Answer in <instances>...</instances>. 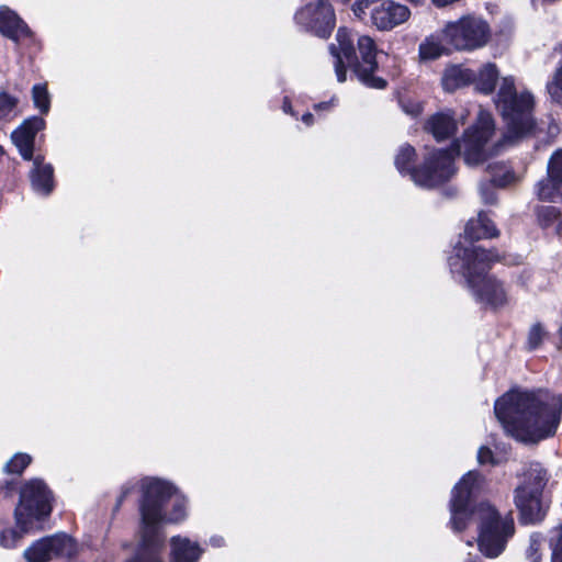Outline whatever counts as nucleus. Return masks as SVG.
<instances>
[{
    "mask_svg": "<svg viewBox=\"0 0 562 562\" xmlns=\"http://www.w3.org/2000/svg\"><path fill=\"white\" fill-rule=\"evenodd\" d=\"M494 133V120L488 112L481 111L475 126L468 130L461 140H456L449 149L432 150L423 166L411 168L416 153L411 145H403L395 157V166L401 173H409L412 180L425 188H432L453 175V159L462 155L467 165L483 162L488 151L486 144Z\"/></svg>",
    "mask_w": 562,
    "mask_h": 562,
    "instance_id": "obj_1",
    "label": "nucleus"
},
{
    "mask_svg": "<svg viewBox=\"0 0 562 562\" xmlns=\"http://www.w3.org/2000/svg\"><path fill=\"white\" fill-rule=\"evenodd\" d=\"M560 347L562 348V326L559 329Z\"/></svg>",
    "mask_w": 562,
    "mask_h": 562,
    "instance_id": "obj_43",
    "label": "nucleus"
},
{
    "mask_svg": "<svg viewBox=\"0 0 562 562\" xmlns=\"http://www.w3.org/2000/svg\"><path fill=\"white\" fill-rule=\"evenodd\" d=\"M446 37L459 50H471L484 46L490 37V26L481 18L465 15L447 25Z\"/></svg>",
    "mask_w": 562,
    "mask_h": 562,
    "instance_id": "obj_9",
    "label": "nucleus"
},
{
    "mask_svg": "<svg viewBox=\"0 0 562 562\" xmlns=\"http://www.w3.org/2000/svg\"><path fill=\"white\" fill-rule=\"evenodd\" d=\"M475 72L461 66L448 67L442 76L441 82L446 91L452 92L474 80Z\"/></svg>",
    "mask_w": 562,
    "mask_h": 562,
    "instance_id": "obj_19",
    "label": "nucleus"
},
{
    "mask_svg": "<svg viewBox=\"0 0 562 562\" xmlns=\"http://www.w3.org/2000/svg\"><path fill=\"white\" fill-rule=\"evenodd\" d=\"M493 183L492 184H481L480 186V192L482 195V199L487 204H493L496 201L495 192L493 190Z\"/></svg>",
    "mask_w": 562,
    "mask_h": 562,
    "instance_id": "obj_36",
    "label": "nucleus"
},
{
    "mask_svg": "<svg viewBox=\"0 0 562 562\" xmlns=\"http://www.w3.org/2000/svg\"><path fill=\"white\" fill-rule=\"evenodd\" d=\"M142 490L140 541L135 557L126 562H164L161 552L165 536L161 533V525L184 519V501L172 485L157 479L144 480Z\"/></svg>",
    "mask_w": 562,
    "mask_h": 562,
    "instance_id": "obj_4",
    "label": "nucleus"
},
{
    "mask_svg": "<svg viewBox=\"0 0 562 562\" xmlns=\"http://www.w3.org/2000/svg\"><path fill=\"white\" fill-rule=\"evenodd\" d=\"M171 547V562H196L201 555L199 546L187 538L173 537Z\"/></svg>",
    "mask_w": 562,
    "mask_h": 562,
    "instance_id": "obj_20",
    "label": "nucleus"
},
{
    "mask_svg": "<svg viewBox=\"0 0 562 562\" xmlns=\"http://www.w3.org/2000/svg\"><path fill=\"white\" fill-rule=\"evenodd\" d=\"M0 32L14 42L31 36L29 26L8 7L0 8Z\"/></svg>",
    "mask_w": 562,
    "mask_h": 562,
    "instance_id": "obj_15",
    "label": "nucleus"
},
{
    "mask_svg": "<svg viewBox=\"0 0 562 562\" xmlns=\"http://www.w3.org/2000/svg\"><path fill=\"white\" fill-rule=\"evenodd\" d=\"M498 234V229L483 212L476 218L470 220L464 229L465 238L471 241L497 237Z\"/></svg>",
    "mask_w": 562,
    "mask_h": 562,
    "instance_id": "obj_18",
    "label": "nucleus"
},
{
    "mask_svg": "<svg viewBox=\"0 0 562 562\" xmlns=\"http://www.w3.org/2000/svg\"><path fill=\"white\" fill-rule=\"evenodd\" d=\"M380 1L381 0H356V2L351 7V10L357 18L362 19L363 15L366 14V9L370 8L371 5Z\"/></svg>",
    "mask_w": 562,
    "mask_h": 562,
    "instance_id": "obj_35",
    "label": "nucleus"
},
{
    "mask_svg": "<svg viewBox=\"0 0 562 562\" xmlns=\"http://www.w3.org/2000/svg\"><path fill=\"white\" fill-rule=\"evenodd\" d=\"M502 256L495 250L481 247L457 248L454 256L450 257L451 271L461 273L472 290L476 300L486 306L497 310L509 303V296L503 282L495 277L487 276L491 263L501 261Z\"/></svg>",
    "mask_w": 562,
    "mask_h": 562,
    "instance_id": "obj_5",
    "label": "nucleus"
},
{
    "mask_svg": "<svg viewBox=\"0 0 562 562\" xmlns=\"http://www.w3.org/2000/svg\"><path fill=\"white\" fill-rule=\"evenodd\" d=\"M408 1H409V2H414V3H416V2H418L419 0H408Z\"/></svg>",
    "mask_w": 562,
    "mask_h": 562,
    "instance_id": "obj_46",
    "label": "nucleus"
},
{
    "mask_svg": "<svg viewBox=\"0 0 562 562\" xmlns=\"http://www.w3.org/2000/svg\"><path fill=\"white\" fill-rule=\"evenodd\" d=\"M32 98L34 105L41 111V113H48L50 108V95L46 85H35L32 89Z\"/></svg>",
    "mask_w": 562,
    "mask_h": 562,
    "instance_id": "obj_26",
    "label": "nucleus"
},
{
    "mask_svg": "<svg viewBox=\"0 0 562 562\" xmlns=\"http://www.w3.org/2000/svg\"><path fill=\"white\" fill-rule=\"evenodd\" d=\"M18 529H4L0 535V546L10 549L16 546V543L26 533L18 525Z\"/></svg>",
    "mask_w": 562,
    "mask_h": 562,
    "instance_id": "obj_31",
    "label": "nucleus"
},
{
    "mask_svg": "<svg viewBox=\"0 0 562 562\" xmlns=\"http://www.w3.org/2000/svg\"><path fill=\"white\" fill-rule=\"evenodd\" d=\"M315 108L316 109H327V108H329V103H327V102L319 103V104H316Z\"/></svg>",
    "mask_w": 562,
    "mask_h": 562,
    "instance_id": "obj_42",
    "label": "nucleus"
},
{
    "mask_svg": "<svg viewBox=\"0 0 562 562\" xmlns=\"http://www.w3.org/2000/svg\"><path fill=\"white\" fill-rule=\"evenodd\" d=\"M30 462L31 457L29 454L16 453L5 463L4 471L12 474H21Z\"/></svg>",
    "mask_w": 562,
    "mask_h": 562,
    "instance_id": "obj_29",
    "label": "nucleus"
},
{
    "mask_svg": "<svg viewBox=\"0 0 562 562\" xmlns=\"http://www.w3.org/2000/svg\"><path fill=\"white\" fill-rule=\"evenodd\" d=\"M547 484V473L540 464H532L525 473L524 483L520 486H528L533 493H542Z\"/></svg>",
    "mask_w": 562,
    "mask_h": 562,
    "instance_id": "obj_23",
    "label": "nucleus"
},
{
    "mask_svg": "<svg viewBox=\"0 0 562 562\" xmlns=\"http://www.w3.org/2000/svg\"><path fill=\"white\" fill-rule=\"evenodd\" d=\"M544 336H546V331L543 330L542 326L539 323L532 325L528 333L529 349L538 348L541 345Z\"/></svg>",
    "mask_w": 562,
    "mask_h": 562,
    "instance_id": "obj_33",
    "label": "nucleus"
},
{
    "mask_svg": "<svg viewBox=\"0 0 562 562\" xmlns=\"http://www.w3.org/2000/svg\"><path fill=\"white\" fill-rule=\"evenodd\" d=\"M128 493H130V488H124V490L122 491V494H121V496L119 497V501H117V503H116V505H115V507H114V510H117V509H119V507H120L121 503L123 502V499L126 497V495H127Z\"/></svg>",
    "mask_w": 562,
    "mask_h": 562,
    "instance_id": "obj_39",
    "label": "nucleus"
},
{
    "mask_svg": "<svg viewBox=\"0 0 562 562\" xmlns=\"http://www.w3.org/2000/svg\"><path fill=\"white\" fill-rule=\"evenodd\" d=\"M494 412L510 436L535 443L555 434L561 419L562 396L512 391L496 401Z\"/></svg>",
    "mask_w": 562,
    "mask_h": 562,
    "instance_id": "obj_3",
    "label": "nucleus"
},
{
    "mask_svg": "<svg viewBox=\"0 0 562 562\" xmlns=\"http://www.w3.org/2000/svg\"><path fill=\"white\" fill-rule=\"evenodd\" d=\"M296 22L316 36L326 38L335 27V11L329 0H315L295 14Z\"/></svg>",
    "mask_w": 562,
    "mask_h": 562,
    "instance_id": "obj_10",
    "label": "nucleus"
},
{
    "mask_svg": "<svg viewBox=\"0 0 562 562\" xmlns=\"http://www.w3.org/2000/svg\"><path fill=\"white\" fill-rule=\"evenodd\" d=\"M495 104L507 124L504 142L514 144L533 134L536 122L532 116L533 95L529 91L517 92L513 77H503L495 98Z\"/></svg>",
    "mask_w": 562,
    "mask_h": 562,
    "instance_id": "obj_7",
    "label": "nucleus"
},
{
    "mask_svg": "<svg viewBox=\"0 0 562 562\" xmlns=\"http://www.w3.org/2000/svg\"><path fill=\"white\" fill-rule=\"evenodd\" d=\"M552 562H562V526L555 530V536L551 538Z\"/></svg>",
    "mask_w": 562,
    "mask_h": 562,
    "instance_id": "obj_34",
    "label": "nucleus"
},
{
    "mask_svg": "<svg viewBox=\"0 0 562 562\" xmlns=\"http://www.w3.org/2000/svg\"><path fill=\"white\" fill-rule=\"evenodd\" d=\"M445 50L446 48L441 43L434 37L426 38V41L419 45V56L422 59H436L440 57Z\"/></svg>",
    "mask_w": 562,
    "mask_h": 562,
    "instance_id": "obj_25",
    "label": "nucleus"
},
{
    "mask_svg": "<svg viewBox=\"0 0 562 562\" xmlns=\"http://www.w3.org/2000/svg\"><path fill=\"white\" fill-rule=\"evenodd\" d=\"M482 486L483 477L475 471H469L458 482L452 491L450 504L451 526L454 531H462L470 520L475 519L480 551L487 558H497L515 533V521L510 513L502 515L487 502L470 508L472 498L480 493Z\"/></svg>",
    "mask_w": 562,
    "mask_h": 562,
    "instance_id": "obj_2",
    "label": "nucleus"
},
{
    "mask_svg": "<svg viewBox=\"0 0 562 562\" xmlns=\"http://www.w3.org/2000/svg\"><path fill=\"white\" fill-rule=\"evenodd\" d=\"M338 47L330 46L331 54L336 57L335 71L339 82L346 81L344 59L358 79L369 88L384 89L386 80L374 76L378 69L376 46L374 41L367 35L358 36L357 50L353 46L351 32L346 27L337 31Z\"/></svg>",
    "mask_w": 562,
    "mask_h": 562,
    "instance_id": "obj_6",
    "label": "nucleus"
},
{
    "mask_svg": "<svg viewBox=\"0 0 562 562\" xmlns=\"http://www.w3.org/2000/svg\"><path fill=\"white\" fill-rule=\"evenodd\" d=\"M44 127V119L32 116L24 120L22 124L12 132L11 138L25 160L32 159L35 136Z\"/></svg>",
    "mask_w": 562,
    "mask_h": 562,
    "instance_id": "obj_14",
    "label": "nucleus"
},
{
    "mask_svg": "<svg viewBox=\"0 0 562 562\" xmlns=\"http://www.w3.org/2000/svg\"><path fill=\"white\" fill-rule=\"evenodd\" d=\"M288 109H290V104H288V102L285 101L284 102V110L288 111Z\"/></svg>",
    "mask_w": 562,
    "mask_h": 562,
    "instance_id": "obj_44",
    "label": "nucleus"
},
{
    "mask_svg": "<svg viewBox=\"0 0 562 562\" xmlns=\"http://www.w3.org/2000/svg\"><path fill=\"white\" fill-rule=\"evenodd\" d=\"M76 552V543L66 533H56L33 542L23 553L27 562H48L55 558H70Z\"/></svg>",
    "mask_w": 562,
    "mask_h": 562,
    "instance_id": "obj_11",
    "label": "nucleus"
},
{
    "mask_svg": "<svg viewBox=\"0 0 562 562\" xmlns=\"http://www.w3.org/2000/svg\"><path fill=\"white\" fill-rule=\"evenodd\" d=\"M487 168L493 186L506 188L518 181L515 172L501 162L491 164Z\"/></svg>",
    "mask_w": 562,
    "mask_h": 562,
    "instance_id": "obj_22",
    "label": "nucleus"
},
{
    "mask_svg": "<svg viewBox=\"0 0 562 562\" xmlns=\"http://www.w3.org/2000/svg\"><path fill=\"white\" fill-rule=\"evenodd\" d=\"M457 0H432L434 4H436L437 7H446V5H449L453 2H456Z\"/></svg>",
    "mask_w": 562,
    "mask_h": 562,
    "instance_id": "obj_40",
    "label": "nucleus"
},
{
    "mask_svg": "<svg viewBox=\"0 0 562 562\" xmlns=\"http://www.w3.org/2000/svg\"><path fill=\"white\" fill-rule=\"evenodd\" d=\"M477 461L480 464H494L493 452L488 447H481L477 451Z\"/></svg>",
    "mask_w": 562,
    "mask_h": 562,
    "instance_id": "obj_37",
    "label": "nucleus"
},
{
    "mask_svg": "<svg viewBox=\"0 0 562 562\" xmlns=\"http://www.w3.org/2000/svg\"><path fill=\"white\" fill-rule=\"evenodd\" d=\"M31 170V184L37 193L48 195L54 188L53 167L44 164L41 157H36Z\"/></svg>",
    "mask_w": 562,
    "mask_h": 562,
    "instance_id": "obj_17",
    "label": "nucleus"
},
{
    "mask_svg": "<svg viewBox=\"0 0 562 562\" xmlns=\"http://www.w3.org/2000/svg\"><path fill=\"white\" fill-rule=\"evenodd\" d=\"M515 504L520 513L522 524H536L546 516L542 493H533L528 486H518L515 491Z\"/></svg>",
    "mask_w": 562,
    "mask_h": 562,
    "instance_id": "obj_13",
    "label": "nucleus"
},
{
    "mask_svg": "<svg viewBox=\"0 0 562 562\" xmlns=\"http://www.w3.org/2000/svg\"><path fill=\"white\" fill-rule=\"evenodd\" d=\"M544 543V539L540 533H533L529 538V544L526 550V558L529 562L541 561V548Z\"/></svg>",
    "mask_w": 562,
    "mask_h": 562,
    "instance_id": "obj_27",
    "label": "nucleus"
},
{
    "mask_svg": "<svg viewBox=\"0 0 562 562\" xmlns=\"http://www.w3.org/2000/svg\"><path fill=\"white\" fill-rule=\"evenodd\" d=\"M18 104V99L2 92L0 93V120L9 119L14 112Z\"/></svg>",
    "mask_w": 562,
    "mask_h": 562,
    "instance_id": "obj_32",
    "label": "nucleus"
},
{
    "mask_svg": "<svg viewBox=\"0 0 562 562\" xmlns=\"http://www.w3.org/2000/svg\"><path fill=\"white\" fill-rule=\"evenodd\" d=\"M342 3H347L349 2L350 0H340Z\"/></svg>",
    "mask_w": 562,
    "mask_h": 562,
    "instance_id": "obj_47",
    "label": "nucleus"
},
{
    "mask_svg": "<svg viewBox=\"0 0 562 562\" xmlns=\"http://www.w3.org/2000/svg\"><path fill=\"white\" fill-rule=\"evenodd\" d=\"M403 110L412 115V116H418L423 112V106L418 102H407L403 103Z\"/></svg>",
    "mask_w": 562,
    "mask_h": 562,
    "instance_id": "obj_38",
    "label": "nucleus"
},
{
    "mask_svg": "<svg viewBox=\"0 0 562 562\" xmlns=\"http://www.w3.org/2000/svg\"><path fill=\"white\" fill-rule=\"evenodd\" d=\"M547 176L557 182H562V149L555 150L549 158Z\"/></svg>",
    "mask_w": 562,
    "mask_h": 562,
    "instance_id": "obj_28",
    "label": "nucleus"
},
{
    "mask_svg": "<svg viewBox=\"0 0 562 562\" xmlns=\"http://www.w3.org/2000/svg\"><path fill=\"white\" fill-rule=\"evenodd\" d=\"M537 195L540 200L555 201L562 195V182H557L547 176L537 183Z\"/></svg>",
    "mask_w": 562,
    "mask_h": 562,
    "instance_id": "obj_24",
    "label": "nucleus"
},
{
    "mask_svg": "<svg viewBox=\"0 0 562 562\" xmlns=\"http://www.w3.org/2000/svg\"><path fill=\"white\" fill-rule=\"evenodd\" d=\"M537 216L542 227H549L560 220V211L552 205L541 206L537 212Z\"/></svg>",
    "mask_w": 562,
    "mask_h": 562,
    "instance_id": "obj_30",
    "label": "nucleus"
},
{
    "mask_svg": "<svg viewBox=\"0 0 562 562\" xmlns=\"http://www.w3.org/2000/svg\"><path fill=\"white\" fill-rule=\"evenodd\" d=\"M50 510V492L47 486L41 480H32L21 490L20 503L14 510L16 525L29 532L33 519H41L49 515Z\"/></svg>",
    "mask_w": 562,
    "mask_h": 562,
    "instance_id": "obj_8",
    "label": "nucleus"
},
{
    "mask_svg": "<svg viewBox=\"0 0 562 562\" xmlns=\"http://www.w3.org/2000/svg\"><path fill=\"white\" fill-rule=\"evenodd\" d=\"M313 114L312 113H306L302 116V121L307 124V125H311L313 123Z\"/></svg>",
    "mask_w": 562,
    "mask_h": 562,
    "instance_id": "obj_41",
    "label": "nucleus"
},
{
    "mask_svg": "<svg viewBox=\"0 0 562 562\" xmlns=\"http://www.w3.org/2000/svg\"><path fill=\"white\" fill-rule=\"evenodd\" d=\"M497 79L498 70L496 65L488 63L484 65L477 74H475L473 81L475 82L477 90L488 94L494 91Z\"/></svg>",
    "mask_w": 562,
    "mask_h": 562,
    "instance_id": "obj_21",
    "label": "nucleus"
},
{
    "mask_svg": "<svg viewBox=\"0 0 562 562\" xmlns=\"http://www.w3.org/2000/svg\"><path fill=\"white\" fill-rule=\"evenodd\" d=\"M3 155V149L2 147L0 146V157Z\"/></svg>",
    "mask_w": 562,
    "mask_h": 562,
    "instance_id": "obj_45",
    "label": "nucleus"
},
{
    "mask_svg": "<svg viewBox=\"0 0 562 562\" xmlns=\"http://www.w3.org/2000/svg\"><path fill=\"white\" fill-rule=\"evenodd\" d=\"M409 15L406 5L386 0L372 9L371 21L378 30L387 31L407 21Z\"/></svg>",
    "mask_w": 562,
    "mask_h": 562,
    "instance_id": "obj_12",
    "label": "nucleus"
},
{
    "mask_svg": "<svg viewBox=\"0 0 562 562\" xmlns=\"http://www.w3.org/2000/svg\"><path fill=\"white\" fill-rule=\"evenodd\" d=\"M425 130L441 142L452 136L457 131V122L451 111L432 114L425 124Z\"/></svg>",
    "mask_w": 562,
    "mask_h": 562,
    "instance_id": "obj_16",
    "label": "nucleus"
}]
</instances>
